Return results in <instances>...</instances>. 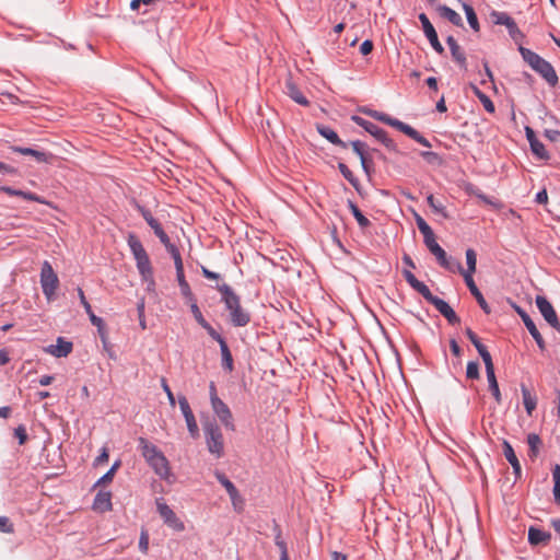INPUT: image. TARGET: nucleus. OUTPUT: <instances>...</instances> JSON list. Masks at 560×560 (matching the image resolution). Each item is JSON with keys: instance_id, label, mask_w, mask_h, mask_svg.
I'll list each match as a JSON object with an SVG mask.
<instances>
[{"instance_id": "nucleus-1", "label": "nucleus", "mask_w": 560, "mask_h": 560, "mask_svg": "<svg viewBox=\"0 0 560 560\" xmlns=\"http://www.w3.org/2000/svg\"><path fill=\"white\" fill-rule=\"evenodd\" d=\"M139 450L154 472L163 480L171 481L170 463L164 454L144 438L138 439Z\"/></svg>"}, {"instance_id": "nucleus-2", "label": "nucleus", "mask_w": 560, "mask_h": 560, "mask_svg": "<svg viewBox=\"0 0 560 560\" xmlns=\"http://www.w3.org/2000/svg\"><path fill=\"white\" fill-rule=\"evenodd\" d=\"M218 291L222 295V301L226 310L230 312L231 322L236 327L246 326L250 320V315L246 312L240 303V298L235 294L230 285L223 283L218 285Z\"/></svg>"}, {"instance_id": "nucleus-3", "label": "nucleus", "mask_w": 560, "mask_h": 560, "mask_svg": "<svg viewBox=\"0 0 560 560\" xmlns=\"http://www.w3.org/2000/svg\"><path fill=\"white\" fill-rule=\"evenodd\" d=\"M518 50L524 61L540 74L549 85L555 86L558 83V75L550 62L528 48L521 46Z\"/></svg>"}, {"instance_id": "nucleus-4", "label": "nucleus", "mask_w": 560, "mask_h": 560, "mask_svg": "<svg viewBox=\"0 0 560 560\" xmlns=\"http://www.w3.org/2000/svg\"><path fill=\"white\" fill-rule=\"evenodd\" d=\"M363 113H365L366 115H369L370 117H372L378 121H382L388 126H392V127L398 129L399 131L404 132L405 135H407L408 137H410L411 139H413L419 144H421L425 148L432 147L430 141L427 138H424L422 135H420L415 128H412L411 126H409L396 118L388 116L385 113L373 110V109H366V110H363Z\"/></svg>"}, {"instance_id": "nucleus-5", "label": "nucleus", "mask_w": 560, "mask_h": 560, "mask_svg": "<svg viewBox=\"0 0 560 560\" xmlns=\"http://www.w3.org/2000/svg\"><path fill=\"white\" fill-rule=\"evenodd\" d=\"M205 435L208 451L220 458L223 455V435L220 428L214 423L205 425Z\"/></svg>"}, {"instance_id": "nucleus-6", "label": "nucleus", "mask_w": 560, "mask_h": 560, "mask_svg": "<svg viewBox=\"0 0 560 560\" xmlns=\"http://www.w3.org/2000/svg\"><path fill=\"white\" fill-rule=\"evenodd\" d=\"M352 120L360 127L364 128L370 135H372L377 141L384 144L387 149L396 151V143L392 140L387 132L376 126L375 124L363 119L359 116H353Z\"/></svg>"}, {"instance_id": "nucleus-7", "label": "nucleus", "mask_w": 560, "mask_h": 560, "mask_svg": "<svg viewBox=\"0 0 560 560\" xmlns=\"http://www.w3.org/2000/svg\"><path fill=\"white\" fill-rule=\"evenodd\" d=\"M58 277L48 261H44L40 270V285L48 301L52 300L58 288Z\"/></svg>"}, {"instance_id": "nucleus-8", "label": "nucleus", "mask_w": 560, "mask_h": 560, "mask_svg": "<svg viewBox=\"0 0 560 560\" xmlns=\"http://www.w3.org/2000/svg\"><path fill=\"white\" fill-rule=\"evenodd\" d=\"M156 510L163 522L176 532H183L185 529L184 523L177 517L175 512L163 501V499H156Z\"/></svg>"}, {"instance_id": "nucleus-9", "label": "nucleus", "mask_w": 560, "mask_h": 560, "mask_svg": "<svg viewBox=\"0 0 560 560\" xmlns=\"http://www.w3.org/2000/svg\"><path fill=\"white\" fill-rule=\"evenodd\" d=\"M535 302L545 320L560 331V323L551 303L542 295H537Z\"/></svg>"}, {"instance_id": "nucleus-10", "label": "nucleus", "mask_w": 560, "mask_h": 560, "mask_svg": "<svg viewBox=\"0 0 560 560\" xmlns=\"http://www.w3.org/2000/svg\"><path fill=\"white\" fill-rule=\"evenodd\" d=\"M419 21L421 22L423 33H424L425 37L428 38V40L430 42L432 48L438 54H440V55L443 54L444 48H443L442 44L440 43L438 33H436L434 26L432 25V23L430 22L429 18L424 13H420Z\"/></svg>"}, {"instance_id": "nucleus-11", "label": "nucleus", "mask_w": 560, "mask_h": 560, "mask_svg": "<svg viewBox=\"0 0 560 560\" xmlns=\"http://www.w3.org/2000/svg\"><path fill=\"white\" fill-rule=\"evenodd\" d=\"M513 308L520 315V317L522 318L524 325L526 326V328L529 331V334L532 335V337L535 339L537 346L541 350H544L545 349V341H544L540 332L538 331L535 323L530 318V316L527 314V312L525 310H523L521 306H518L516 304H513Z\"/></svg>"}, {"instance_id": "nucleus-12", "label": "nucleus", "mask_w": 560, "mask_h": 560, "mask_svg": "<svg viewBox=\"0 0 560 560\" xmlns=\"http://www.w3.org/2000/svg\"><path fill=\"white\" fill-rule=\"evenodd\" d=\"M211 406L214 413L220 419V421L225 425V428L234 430L232 413L228 405L223 402L218 396H213Z\"/></svg>"}, {"instance_id": "nucleus-13", "label": "nucleus", "mask_w": 560, "mask_h": 560, "mask_svg": "<svg viewBox=\"0 0 560 560\" xmlns=\"http://www.w3.org/2000/svg\"><path fill=\"white\" fill-rule=\"evenodd\" d=\"M178 404H179L182 413L186 420V424H187L190 435L192 438H197L199 434V428H198L197 421L195 419V416L190 409L188 400L186 399V397L182 396L178 399Z\"/></svg>"}, {"instance_id": "nucleus-14", "label": "nucleus", "mask_w": 560, "mask_h": 560, "mask_svg": "<svg viewBox=\"0 0 560 560\" xmlns=\"http://www.w3.org/2000/svg\"><path fill=\"white\" fill-rule=\"evenodd\" d=\"M483 363L486 366V374H487V380H488V384H489V389L492 393L495 401L498 404H500L501 402V393H500L499 384H498V381L495 377L494 365H493L492 359L490 361H486Z\"/></svg>"}, {"instance_id": "nucleus-15", "label": "nucleus", "mask_w": 560, "mask_h": 560, "mask_svg": "<svg viewBox=\"0 0 560 560\" xmlns=\"http://www.w3.org/2000/svg\"><path fill=\"white\" fill-rule=\"evenodd\" d=\"M551 540V534L538 527L530 526L528 528V542L532 546L548 545Z\"/></svg>"}, {"instance_id": "nucleus-16", "label": "nucleus", "mask_w": 560, "mask_h": 560, "mask_svg": "<svg viewBox=\"0 0 560 560\" xmlns=\"http://www.w3.org/2000/svg\"><path fill=\"white\" fill-rule=\"evenodd\" d=\"M446 44L450 47L453 59L459 65L460 68L467 69L466 56L462 47L457 44L453 36L446 38Z\"/></svg>"}, {"instance_id": "nucleus-17", "label": "nucleus", "mask_w": 560, "mask_h": 560, "mask_svg": "<svg viewBox=\"0 0 560 560\" xmlns=\"http://www.w3.org/2000/svg\"><path fill=\"white\" fill-rule=\"evenodd\" d=\"M46 351L56 358H63L72 351V343L59 337L57 343L50 345Z\"/></svg>"}, {"instance_id": "nucleus-18", "label": "nucleus", "mask_w": 560, "mask_h": 560, "mask_svg": "<svg viewBox=\"0 0 560 560\" xmlns=\"http://www.w3.org/2000/svg\"><path fill=\"white\" fill-rule=\"evenodd\" d=\"M491 20L497 25H504L510 34H513L515 31H517V25L515 21L505 12L500 11H493L490 14Z\"/></svg>"}, {"instance_id": "nucleus-19", "label": "nucleus", "mask_w": 560, "mask_h": 560, "mask_svg": "<svg viewBox=\"0 0 560 560\" xmlns=\"http://www.w3.org/2000/svg\"><path fill=\"white\" fill-rule=\"evenodd\" d=\"M93 509L104 513L112 510V493L109 491H100L94 498Z\"/></svg>"}, {"instance_id": "nucleus-20", "label": "nucleus", "mask_w": 560, "mask_h": 560, "mask_svg": "<svg viewBox=\"0 0 560 560\" xmlns=\"http://www.w3.org/2000/svg\"><path fill=\"white\" fill-rule=\"evenodd\" d=\"M465 283L468 287L470 293L477 300V302H478L479 306L482 308V311L485 313L489 314L490 313V307H489L487 301L485 300L483 295L481 294V292L477 288V285H476V283L474 281V278L472 277H466Z\"/></svg>"}, {"instance_id": "nucleus-21", "label": "nucleus", "mask_w": 560, "mask_h": 560, "mask_svg": "<svg viewBox=\"0 0 560 560\" xmlns=\"http://www.w3.org/2000/svg\"><path fill=\"white\" fill-rule=\"evenodd\" d=\"M466 335H467L468 339L470 340V342L475 346V348L478 351L479 355L481 357L482 361L483 362L490 361L492 359L491 354L488 351V349L486 348V346H483L480 342L477 335L470 328L466 329Z\"/></svg>"}, {"instance_id": "nucleus-22", "label": "nucleus", "mask_w": 560, "mask_h": 560, "mask_svg": "<svg viewBox=\"0 0 560 560\" xmlns=\"http://www.w3.org/2000/svg\"><path fill=\"white\" fill-rule=\"evenodd\" d=\"M127 243L136 260L148 256L140 240L135 234L130 233L128 235Z\"/></svg>"}, {"instance_id": "nucleus-23", "label": "nucleus", "mask_w": 560, "mask_h": 560, "mask_svg": "<svg viewBox=\"0 0 560 560\" xmlns=\"http://www.w3.org/2000/svg\"><path fill=\"white\" fill-rule=\"evenodd\" d=\"M440 15L448 20L455 26H463V20L460 15L447 5L441 4L436 8Z\"/></svg>"}, {"instance_id": "nucleus-24", "label": "nucleus", "mask_w": 560, "mask_h": 560, "mask_svg": "<svg viewBox=\"0 0 560 560\" xmlns=\"http://www.w3.org/2000/svg\"><path fill=\"white\" fill-rule=\"evenodd\" d=\"M136 264H137V268L139 270V273L141 275L142 279L153 283V281H152L153 271H152L151 261H150L149 256L141 258V259H137Z\"/></svg>"}, {"instance_id": "nucleus-25", "label": "nucleus", "mask_w": 560, "mask_h": 560, "mask_svg": "<svg viewBox=\"0 0 560 560\" xmlns=\"http://www.w3.org/2000/svg\"><path fill=\"white\" fill-rule=\"evenodd\" d=\"M317 131L320 136H323L325 139H327L330 143L335 145L346 147L345 142L339 138V136L329 127L318 125Z\"/></svg>"}, {"instance_id": "nucleus-26", "label": "nucleus", "mask_w": 560, "mask_h": 560, "mask_svg": "<svg viewBox=\"0 0 560 560\" xmlns=\"http://www.w3.org/2000/svg\"><path fill=\"white\" fill-rule=\"evenodd\" d=\"M423 241L430 253L435 256L438 261L445 259L446 252L439 245L434 235Z\"/></svg>"}, {"instance_id": "nucleus-27", "label": "nucleus", "mask_w": 560, "mask_h": 560, "mask_svg": "<svg viewBox=\"0 0 560 560\" xmlns=\"http://www.w3.org/2000/svg\"><path fill=\"white\" fill-rule=\"evenodd\" d=\"M466 264H467V269H463V277H464V280H466V277H472V275L475 273L476 271V264H477V255H476V252L471 248H468L466 250Z\"/></svg>"}, {"instance_id": "nucleus-28", "label": "nucleus", "mask_w": 560, "mask_h": 560, "mask_svg": "<svg viewBox=\"0 0 560 560\" xmlns=\"http://www.w3.org/2000/svg\"><path fill=\"white\" fill-rule=\"evenodd\" d=\"M221 359H222V368L228 372H232L234 369L232 353L228 347L226 342H221L220 345Z\"/></svg>"}, {"instance_id": "nucleus-29", "label": "nucleus", "mask_w": 560, "mask_h": 560, "mask_svg": "<svg viewBox=\"0 0 560 560\" xmlns=\"http://www.w3.org/2000/svg\"><path fill=\"white\" fill-rule=\"evenodd\" d=\"M15 152H19L24 155H32L36 159L37 162H48V158L51 156L50 154H47L43 151H37L31 148H22V147H15L13 148Z\"/></svg>"}, {"instance_id": "nucleus-30", "label": "nucleus", "mask_w": 560, "mask_h": 560, "mask_svg": "<svg viewBox=\"0 0 560 560\" xmlns=\"http://www.w3.org/2000/svg\"><path fill=\"white\" fill-rule=\"evenodd\" d=\"M1 190L10 196H19L30 201L43 202L37 195L30 191H23L7 186L1 187Z\"/></svg>"}, {"instance_id": "nucleus-31", "label": "nucleus", "mask_w": 560, "mask_h": 560, "mask_svg": "<svg viewBox=\"0 0 560 560\" xmlns=\"http://www.w3.org/2000/svg\"><path fill=\"white\" fill-rule=\"evenodd\" d=\"M287 90H288V95L294 102H296L298 104L303 105V106L308 105L307 98L303 95V93L292 82L287 83Z\"/></svg>"}, {"instance_id": "nucleus-32", "label": "nucleus", "mask_w": 560, "mask_h": 560, "mask_svg": "<svg viewBox=\"0 0 560 560\" xmlns=\"http://www.w3.org/2000/svg\"><path fill=\"white\" fill-rule=\"evenodd\" d=\"M471 90H472L474 94L479 98V101L483 105L485 109L488 113H491V114L494 113L495 108H494V105H493L492 101L490 100V97L488 95H486L483 92H481L474 84H471Z\"/></svg>"}, {"instance_id": "nucleus-33", "label": "nucleus", "mask_w": 560, "mask_h": 560, "mask_svg": "<svg viewBox=\"0 0 560 560\" xmlns=\"http://www.w3.org/2000/svg\"><path fill=\"white\" fill-rule=\"evenodd\" d=\"M522 396H523V404L526 409V412L528 415H532L533 410L536 408L537 400L536 398L530 394L528 388L525 386H522Z\"/></svg>"}, {"instance_id": "nucleus-34", "label": "nucleus", "mask_w": 560, "mask_h": 560, "mask_svg": "<svg viewBox=\"0 0 560 560\" xmlns=\"http://www.w3.org/2000/svg\"><path fill=\"white\" fill-rule=\"evenodd\" d=\"M463 9L465 11V14H466V18H467V22L469 24V26L475 31V32H478L480 26H479V22H478V18L476 15V12L474 10V8L467 3H463Z\"/></svg>"}, {"instance_id": "nucleus-35", "label": "nucleus", "mask_w": 560, "mask_h": 560, "mask_svg": "<svg viewBox=\"0 0 560 560\" xmlns=\"http://www.w3.org/2000/svg\"><path fill=\"white\" fill-rule=\"evenodd\" d=\"M553 479V498L557 504H560V465H555L552 468Z\"/></svg>"}, {"instance_id": "nucleus-36", "label": "nucleus", "mask_w": 560, "mask_h": 560, "mask_svg": "<svg viewBox=\"0 0 560 560\" xmlns=\"http://www.w3.org/2000/svg\"><path fill=\"white\" fill-rule=\"evenodd\" d=\"M530 150L533 154L539 160H549V152L546 150L544 143L541 141H534L530 145Z\"/></svg>"}, {"instance_id": "nucleus-37", "label": "nucleus", "mask_w": 560, "mask_h": 560, "mask_svg": "<svg viewBox=\"0 0 560 560\" xmlns=\"http://www.w3.org/2000/svg\"><path fill=\"white\" fill-rule=\"evenodd\" d=\"M349 208L360 228L365 229L371 224L370 220L363 215L360 209L352 201H349Z\"/></svg>"}, {"instance_id": "nucleus-38", "label": "nucleus", "mask_w": 560, "mask_h": 560, "mask_svg": "<svg viewBox=\"0 0 560 560\" xmlns=\"http://www.w3.org/2000/svg\"><path fill=\"white\" fill-rule=\"evenodd\" d=\"M439 264L451 272H463V267L460 262L453 259L452 257H448L447 255H445V259L440 260Z\"/></svg>"}, {"instance_id": "nucleus-39", "label": "nucleus", "mask_w": 560, "mask_h": 560, "mask_svg": "<svg viewBox=\"0 0 560 560\" xmlns=\"http://www.w3.org/2000/svg\"><path fill=\"white\" fill-rule=\"evenodd\" d=\"M527 444L529 446V456L536 457L539 452V446L541 444L540 438L535 433H530L527 435Z\"/></svg>"}, {"instance_id": "nucleus-40", "label": "nucleus", "mask_w": 560, "mask_h": 560, "mask_svg": "<svg viewBox=\"0 0 560 560\" xmlns=\"http://www.w3.org/2000/svg\"><path fill=\"white\" fill-rule=\"evenodd\" d=\"M176 278L178 281V285L180 288V293L189 301H194L195 298H194V294L190 290L188 282L185 279V275L184 273L176 275Z\"/></svg>"}, {"instance_id": "nucleus-41", "label": "nucleus", "mask_w": 560, "mask_h": 560, "mask_svg": "<svg viewBox=\"0 0 560 560\" xmlns=\"http://www.w3.org/2000/svg\"><path fill=\"white\" fill-rule=\"evenodd\" d=\"M416 222H417V226L419 229V231L421 232V234L423 235V240H427L431 236L434 235L432 229L430 228V225L423 220L422 217L420 215H416Z\"/></svg>"}, {"instance_id": "nucleus-42", "label": "nucleus", "mask_w": 560, "mask_h": 560, "mask_svg": "<svg viewBox=\"0 0 560 560\" xmlns=\"http://www.w3.org/2000/svg\"><path fill=\"white\" fill-rule=\"evenodd\" d=\"M119 467H120V460H116L113 464V466L110 467V469L96 481L95 486H101L103 483L112 482V480L115 476V472L117 471V469Z\"/></svg>"}, {"instance_id": "nucleus-43", "label": "nucleus", "mask_w": 560, "mask_h": 560, "mask_svg": "<svg viewBox=\"0 0 560 560\" xmlns=\"http://www.w3.org/2000/svg\"><path fill=\"white\" fill-rule=\"evenodd\" d=\"M214 476L215 478L218 479V481L224 487V489L226 490V492L229 494H231L232 492L236 491V487L233 485L232 481H230L226 476L224 474H222L221 471H215L214 472Z\"/></svg>"}, {"instance_id": "nucleus-44", "label": "nucleus", "mask_w": 560, "mask_h": 560, "mask_svg": "<svg viewBox=\"0 0 560 560\" xmlns=\"http://www.w3.org/2000/svg\"><path fill=\"white\" fill-rule=\"evenodd\" d=\"M136 207L151 229H153V226H155L156 224H160L159 221L153 218L150 210H148L147 208L142 207L139 203H137Z\"/></svg>"}, {"instance_id": "nucleus-45", "label": "nucleus", "mask_w": 560, "mask_h": 560, "mask_svg": "<svg viewBox=\"0 0 560 560\" xmlns=\"http://www.w3.org/2000/svg\"><path fill=\"white\" fill-rule=\"evenodd\" d=\"M427 201L435 213L442 214L443 217L447 215L443 203L438 201L433 195H429Z\"/></svg>"}, {"instance_id": "nucleus-46", "label": "nucleus", "mask_w": 560, "mask_h": 560, "mask_svg": "<svg viewBox=\"0 0 560 560\" xmlns=\"http://www.w3.org/2000/svg\"><path fill=\"white\" fill-rule=\"evenodd\" d=\"M466 376L470 380L479 378V364L476 361H470L467 363L466 368Z\"/></svg>"}, {"instance_id": "nucleus-47", "label": "nucleus", "mask_w": 560, "mask_h": 560, "mask_svg": "<svg viewBox=\"0 0 560 560\" xmlns=\"http://www.w3.org/2000/svg\"><path fill=\"white\" fill-rule=\"evenodd\" d=\"M230 495V499H231V502H232V505L234 508L235 511L237 512H241L244 508V499L243 497L240 494L238 490L232 492Z\"/></svg>"}, {"instance_id": "nucleus-48", "label": "nucleus", "mask_w": 560, "mask_h": 560, "mask_svg": "<svg viewBox=\"0 0 560 560\" xmlns=\"http://www.w3.org/2000/svg\"><path fill=\"white\" fill-rule=\"evenodd\" d=\"M190 302H191L190 311H191V313H192V315H194L195 319L197 320V323H198L200 326H203V325H205L206 323H208V322L205 319V317H203V315H202L201 311L199 310V307H198V305H197L196 301L194 300V301H190Z\"/></svg>"}, {"instance_id": "nucleus-49", "label": "nucleus", "mask_w": 560, "mask_h": 560, "mask_svg": "<svg viewBox=\"0 0 560 560\" xmlns=\"http://www.w3.org/2000/svg\"><path fill=\"white\" fill-rule=\"evenodd\" d=\"M503 454L509 463L517 460L515 452L508 441H503Z\"/></svg>"}, {"instance_id": "nucleus-50", "label": "nucleus", "mask_w": 560, "mask_h": 560, "mask_svg": "<svg viewBox=\"0 0 560 560\" xmlns=\"http://www.w3.org/2000/svg\"><path fill=\"white\" fill-rule=\"evenodd\" d=\"M429 303L432 304L441 314L450 306L447 302L435 295L432 296Z\"/></svg>"}, {"instance_id": "nucleus-51", "label": "nucleus", "mask_w": 560, "mask_h": 560, "mask_svg": "<svg viewBox=\"0 0 560 560\" xmlns=\"http://www.w3.org/2000/svg\"><path fill=\"white\" fill-rule=\"evenodd\" d=\"M202 328H205L207 330V332L209 334V336L215 340L219 346L221 345V342H225V340L222 338V336L217 332L213 327L209 324V323H206L203 326H201Z\"/></svg>"}, {"instance_id": "nucleus-52", "label": "nucleus", "mask_w": 560, "mask_h": 560, "mask_svg": "<svg viewBox=\"0 0 560 560\" xmlns=\"http://www.w3.org/2000/svg\"><path fill=\"white\" fill-rule=\"evenodd\" d=\"M139 549L141 552L147 553L149 549V535L142 530L139 538Z\"/></svg>"}, {"instance_id": "nucleus-53", "label": "nucleus", "mask_w": 560, "mask_h": 560, "mask_svg": "<svg viewBox=\"0 0 560 560\" xmlns=\"http://www.w3.org/2000/svg\"><path fill=\"white\" fill-rule=\"evenodd\" d=\"M351 145H352V149L353 151L355 152V154L359 156V158H362V156H365V149H366V145L365 143L357 140V141H352L351 142Z\"/></svg>"}, {"instance_id": "nucleus-54", "label": "nucleus", "mask_w": 560, "mask_h": 560, "mask_svg": "<svg viewBox=\"0 0 560 560\" xmlns=\"http://www.w3.org/2000/svg\"><path fill=\"white\" fill-rule=\"evenodd\" d=\"M415 291H417L419 294H421L428 302L433 296V294L431 293V291L428 288V285L424 284L423 282H420V284L417 287V289Z\"/></svg>"}, {"instance_id": "nucleus-55", "label": "nucleus", "mask_w": 560, "mask_h": 560, "mask_svg": "<svg viewBox=\"0 0 560 560\" xmlns=\"http://www.w3.org/2000/svg\"><path fill=\"white\" fill-rule=\"evenodd\" d=\"M162 388H163V390L165 392V394H166V396H167V399H168V401H170V405H171L172 407H174V406H175V397H174V395H173V393H172V390H171L170 386L167 385V383H166L165 378H162Z\"/></svg>"}, {"instance_id": "nucleus-56", "label": "nucleus", "mask_w": 560, "mask_h": 560, "mask_svg": "<svg viewBox=\"0 0 560 560\" xmlns=\"http://www.w3.org/2000/svg\"><path fill=\"white\" fill-rule=\"evenodd\" d=\"M14 435L19 439V443L21 445L24 444L27 439L26 431H25L24 427H22V425H20L15 429Z\"/></svg>"}, {"instance_id": "nucleus-57", "label": "nucleus", "mask_w": 560, "mask_h": 560, "mask_svg": "<svg viewBox=\"0 0 560 560\" xmlns=\"http://www.w3.org/2000/svg\"><path fill=\"white\" fill-rule=\"evenodd\" d=\"M372 50H373V42L370 39L364 40L360 46V52L363 56L371 54Z\"/></svg>"}, {"instance_id": "nucleus-58", "label": "nucleus", "mask_w": 560, "mask_h": 560, "mask_svg": "<svg viewBox=\"0 0 560 560\" xmlns=\"http://www.w3.org/2000/svg\"><path fill=\"white\" fill-rule=\"evenodd\" d=\"M78 295H79L80 302L83 305L85 312L91 313L92 307H91L90 303L88 302V300L84 295V292L81 288H78Z\"/></svg>"}, {"instance_id": "nucleus-59", "label": "nucleus", "mask_w": 560, "mask_h": 560, "mask_svg": "<svg viewBox=\"0 0 560 560\" xmlns=\"http://www.w3.org/2000/svg\"><path fill=\"white\" fill-rule=\"evenodd\" d=\"M12 530V525L9 523V518L5 516H0V532L11 533Z\"/></svg>"}, {"instance_id": "nucleus-60", "label": "nucleus", "mask_w": 560, "mask_h": 560, "mask_svg": "<svg viewBox=\"0 0 560 560\" xmlns=\"http://www.w3.org/2000/svg\"><path fill=\"white\" fill-rule=\"evenodd\" d=\"M108 460V451L106 447H103L101 450V454L95 458L94 460V465L97 466V465H101L105 462Z\"/></svg>"}, {"instance_id": "nucleus-61", "label": "nucleus", "mask_w": 560, "mask_h": 560, "mask_svg": "<svg viewBox=\"0 0 560 560\" xmlns=\"http://www.w3.org/2000/svg\"><path fill=\"white\" fill-rule=\"evenodd\" d=\"M545 137L548 138L550 141H558V139L560 138V131L556 129H546Z\"/></svg>"}, {"instance_id": "nucleus-62", "label": "nucleus", "mask_w": 560, "mask_h": 560, "mask_svg": "<svg viewBox=\"0 0 560 560\" xmlns=\"http://www.w3.org/2000/svg\"><path fill=\"white\" fill-rule=\"evenodd\" d=\"M339 168H340V172L342 173V175L351 183V184H354V178H353V175H352V172L345 165V164H339Z\"/></svg>"}, {"instance_id": "nucleus-63", "label": "nucleus", "mask_w": 560, "mask_h": 560, "mask_svg": "<svg viewBox=\"0 0 560 560\" xmlns=\"http://www.w3.org/2000/svg\"><path fill=\"white\" fill-rule=\"evenodd\" d=\"M535 200H536L537 203H541V205L547 203L548 202L547 190L542 189V190L538 191L537 195H536Z\"/></svg>"}, {"instance_id": "nucleus-64", "label": "nucleus", "mask_w": 560, "mask_h": 560, "mask_svg": "<svg viewBox=\"0 0 560 560\" xmlns=\"http://www.w3.org/2000/svg\"><path fill=\"white\" fill-rule=\"evenodd\" d=\"M450 347H451L452 353L455 357L459 358L462 355V349H460V347L458 346V343H457V341L455 339H452L450 341Z\"/></svg>"}]
</instances>
